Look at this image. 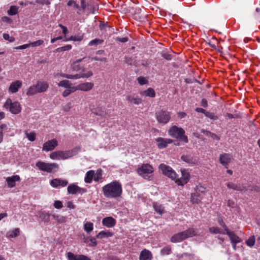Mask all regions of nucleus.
<instances>
[{
    "label": "nucleus",
    "instance_id": "obj_1",
    "mask_svg": "<svg viewBox=\"0 0 260 260\" xmlns=\"http://www.w3.org/2000/svg\"><path fill=\"white\" fill-rule=\"evenodd\" d=\"M102 191L106 198L117 199L121 197L122 194V184L118 180H113L103 186Z\"/></svg>",
    "mask_w": 260,
    "mask_h": 260
},
{
    "label": "nucleus",
    "instance_id": "obj_2",
    "mask_svg": "<svg viewBox=\"0 0 260 260\" xmlns=\"http://www.w3.org/2000/svg\"><path fill=\"white\" fill-rule=\"evenodd\" d=\"M80 150V147H75L69 150L55 151L50 154L49 157L53 160L67 159L76 155Z\"/></svg>",
    "mask_w": 260,
    "mask_h": 260
},
{
    "label": "nucleus",
    "instance_id": "obj_3",
    "mask_svg": "<svg viewBox=\"0 0 260 260\" xmlns=\"http://www.w3.org/2000/svg\"><path fill=\"white\" fill-rule=\"evenodd\" d=\"M49 87V84L47 81H38L36 84L28 87L26 91L27 96H32L39 93L46 91Z\"/></svg>",
    "mask_w": 260,
    "mask_h": 260
},
{
    "label": "nucleus",
    "instance_id": "obj_4",
    "mask_svg": "<svg viewBox=\"0 0 260 260\" xmlns=\"http://www.w3.org/2000/svg\"><path fill=\"white\" fill-rule=\"evenodd\" d=\"M137 173L141 177L150 181L153 179L154 169L149 164H143L137 169Z\"/></svg>",
    "mask_w": 260,
    "mask_h": 260
},
{
    "label": "nucleus",
    "instance_id": "obj_5",
    "mask_svg": "<svg viewBox=\"0 0 260 260\" xmlns=\"http://www.w3.org/2000/svg\"><path fill=\"white\" fill-rule=\"evenodd\" d=\"M196 231L194 229L189 228L187 230L173 235L170 239V241L173 243L180 242L188 238L196 235Z\"/></svg>",
    "mask_w": 260,
    "mask_h": 260
},
{
    "label": "nucleus",
    "instance_id": "obj_6",
    "mask_svg": "<svg viewBox=\"0 0 260 260\" xmlns=\"http://www.w3.org/2000/svg\"><path fill=\"white\" fill-rule=\"evenodd\" d=\"M168 134L171 137L183 141L186 143L188 142L187 137L185 135V131L181 127L173 125L170 128Z\"/></svg>",
    "mask_w": 260,
    "mask_h": 260
},
{
    "label": "nucleus",
    "instance_id": "obj_7",
    "mask_svg": "<svg viewBox=\"0 0 260 260\" xmlns=\"http://www.w3.org/2000/svg\"><path fill=\"white\" fill-rule=\"evenodd\" d=\"M36 166L40 171L48 173L55 172L59 168V166L56 163H47L42 161H37Z\"/></svg>",
    "mask_w": 260,
    "mask_h": 260
},
{
    "label": "nucleus",
    "instance_id": "obj_8",
    "mask_svg": "<svg viewBox=\"0 0 260 260\" xmlns=\"http://www.w3.org/2000/svg\"><path fill=\"white\" fill-rule=\"evenodd\" d=\"M90 58L87 57H83L81 59H77L74 61L71 66V68L73 72H80L79 74L82 73H86L88 71L85 70V62L89 63L90 62Z\"/></svg>",
    "mask_w": 260,
    "mask_h": 260
},
{
    "label": "nucleus",
    "instance_id": "obj_9",
    "mask_svg": "<svg viewBox=\"0 0 260 260\" xmlns=\"http://www.w3.org/2000/svg\"><path fill=\"white\" fill-rule=\"evenodd\" d=\"M4 108L13 114H17L21 112V107L19 102L17 101L13 102L12 100L8 98L6 100Z\"/></svg>",
    "mask_w": 260,
    "mask_h": 260
},
{
    "label": "nucleus",
    "instance_id": "obj_10",
    "mask_svg": "<svg viewBox=\"0 0 260 260\" xmlns=\"http://www.w3.org/2000/svg\"><path fill=\"white\" fill-rule=\"evenodd\" d=\"M172 113L167 110H161L155 113V117L157 121L160 124H166L171 119Z\"/></svg>",
    "mask_w": 260,
    "mask_h": 260
},
{
    "label": "nucleus",
    "instance_id": "obj_11",
    "mask_svg": "<svg viewBox=\"0 0 260 260\" xmlns=\"http://www.w3.org/2000/svg\"><path fill=\"white\" fill-rule=\"evenodd\" d=\"M206 192V188L201 186L198 185L196 186L195 192L191 194V202L193 203H199L203 198Z\"/></svg>",
    "mask_w": 260,
    "mask_h": 260
},
{
    "label": "nucleus",
    "instance_id": "obj_12",
    "mask_svg": "<svg viewBox=\"0 0 260 260\" xmlns=\"http://www.w3.org/2000/svg\"><path fill=\"white\" fill-rule=\"evenodd\" d=\"M158 169L163 175L171 178L172 180L175 179L176 177H177L176 173L169 166L164 164H161L159 165Z\"/></svg>",
    "mask_w": 260,
    "mask_h": 260
},
{
    "label": "nucleus",
    "instance_id": "obj_13",
    "mask_svg": "<svg viewBox=\"0 0 260 260\" xmlns=\"http://www.w3.org/2000/svg\"><path fill=\"white\" fill-rule=\"evenodd\" d=\"M181 176L180 178H178V176L176 177L175 179H173L175 183L178 186H184L187 184L190 179V174L185 169L181 170Z\"/></svg>",
    "mask_w": 260,
    "mask_h": 260
},
{
    "label": "nucleus",
    "instance_id": "obj_14",
    "mask_svg": "<svg viewBox=\"0 0 260 260\" xmlns=\"http://www.w3.org/2000/svg\"><path fill=\"white\" fill-rule=\"evenodd\" d=\"M93 75L91 71H87L86 73H82L81 74H76L75 75L69 74H61L60 76L70 79H79L80 78H88Z\"/></svg>",
    "mask_w": 260,
    "mask_h": 260
},
{
    "label": "nucleus",
    "instance_id": "obj_15",
    "mask_svg": "<svg viewBox=\"0 0 260 260\" xmlns=\"http://www.w3.org/2000/svg\"><path fill=\"white\" fill-rule=\"evenodd\" d=\"M67 191L69 194L72 195L77 194L82 195L86 192L87 190L85 188L78 186L75 183H71L68 185Z\"/></svg>",
    "mask_w": 260,
    "mask_h": 260
},
{
    "label": "nucleus",
    "instance_id": "obj_16",
    "mask_svg": "<svg viewBox=\"0 0 260 260\" xmlns=\"http://www.w3.org/2000/svg\"><path fill=\"white\" fill-rule=\"evenodd\" d=\"M57 145V141L53 139L45 142L43 145L42 150L46 152L52 151L54 150Z\"/></svg>",
    "mask_w": 260,
    "mask_h": 260
},
{
    "label": "nucleus",
    "instance_id": "obj_17",
    "mask_svg": "<svg viewBox=\"0 0 260 260\" xmlns=\"http://www.w3.org/2000/svg\"><path fill=\"white\" fill-rule=\"evenodd\" d=\"M68 184V181L66 179L60 178H55L50 182V184L54 188H58L66 186Z\"/></svg>",
    "mask_w": 260,
    "mask_h": 260
},
{
    "label": "nucleus",
    "instance_id": "obj_18",
    "mask_svg": "<svg viewBox=\"0 0 260 260\" xmlns=\"http://www.w3.org/2000/svg\"><path fill=\"white\" fill-rule=\"evenodd\" d=\"M22 86V82L20 80L13 81L8 88V91L11 93L17 92Z\"/></svg>",
    "mask_w": 260,
    "mask_h": 260
},
{
    "label": "nucleus",
    "instance_id": "obj_19",
    "mask_svg": "<svg viewBox=\"0 0 260 260\" xmlns=\"http://www.w3.org/2000/svg\"><path fill=\"white\" fill-rule=\"evenodd\" d=\"M126 100L128 103L137 105H139L143 102L142 99L135 93L128 94L126 97Z\"/></svg>",
    "mask_w": 260,
    "mask_h": 260
},
{
    "label": "nucleus",
    "instance_id": "obj_20",
    "mask_svg": "<svg viewBox=\"0 0 260 260\" xmlns=\"http://www.w3.org/2000/svg\"><path fill=\"white\" fill-rule=\"evenodd\" d=\"M232 156L228 153H223L219 156V161L220 164L225 168H228L229 164L232 160Z\"/></svg>",
    "mask_w": 260,
    "mask_h": 260
},
{
    "label": "nucleus",
    "instance_id": "obj_21",
    "mask_svg": "<svg viewBox=\"0 0 260 260\" xmlns=\"http://www.w3.org/2000/svg\"><path fill=\"white\" fill-rule=\"evenodd\" d=\"M94 84L91 82H85L79 84L77 86H76V89L77 90H81L83 91H89L92 89L93 87Z\"/></svg>",
    "mask_w": 260,
    "mask_h": 260
},
{
    "label": "nucleus",
    "instance_id": "obj_22",
    "mask_svg": "<svg viewBox=\"0 0 260 260\" xmlns=\"http://www.w3.org/2000/svg\"><path fill=\"white\" fill-rule=\"evenodd\" d=\"M157 143V147L159 149L166 148L169 144L173 142V140L170 139L162 138L161 137L158 138L156 139Z\"/></svg>",
    "mask_w": 260,
    "mask_h": 260
},
{
    "label": "nucleus",
    "instance_id": "obj_23",
    "mask_svg": "<svg viewBox=\"0 0 260 260\" xmlns=\"http://www.w3.org/2000/svg\"><path fill=\"white\" fill-rule=\"evenodd\" d=\"M68 260H91L90 258L84 255L74 254L71 252H68L67 253Z\"/></svg>",
    "mask_w": 260,
    "mask_h": 260
},
{
    "label": "nucleus",
    "instance_id": "obj_24",
    "mask_svg": "<svg viewBox=\"0 0 260 260\" xmlns=\"http://www.w3.org/2000/svg\"><path fill=\"white\" fill-rule=\"evenodd\" d=\"M116 223V220L111 216L105 217L102 220L103 225L109 228L114 226Z\"/></svg>",
    "mask_w": 260,
    "mask_h": 260
},
{
    "label": "nucleus",
    "instance_id": "obj_25",
    "mask_svg": "<svg viewBox=\"0 0 260 260\" xmlns=\"http://www.w3.org/2000/svg\"><path fill=\"white\" fill-rule=\"evenodd\" d=\"M152 258L151 252L146 249L142 250L139 255V260H152Z\"/></svg>",
    "mask_w": 260,
    "mask_h": 260
},
{
    "label": "nucleus",
    "instance_id": "obj_26",
    "mask_svg": "<svg viewBox=\"0 0 260 260\" xmlns=\"http://www.w3.org/2000/svg\"><path fill=\"white\" fill-rule=\"evenodd\" d=\"M139 93L141 95L146 97H150L154 98L155 97L156 93L155 90L151 87L147 88L145 90H141L139 91Z\"/></svg>",
    "mask_w": 260,
    "mask_h": 260
},
{
    "label": "nucleus",
    "instance_id": "obj_27",
    "mask_svg": "<svg viewBox=\"0 0 260 260\" xmlns=\"http://www.w3.org/2000/svg\"><path fill=\"white\" fill-rule=\"evenodd\" d=\"M20 179L19 176L13 175L6 178V181L9 187L12 188L16 185V182L19 181Z\"/></svg>",
    "mask_w": 260,
    "mask_h": 260
},
{
    "label": "nucleus",
    "instance_id": "obj_28",
    "mask_svg": "<svg viewBox=\"0 0 260 260\" xmlns=\"http://www.w3.org/2000/svg\"><path fill=\"white\" fill-rule=\"evenodd\" d=\"M226 185L228 188L236 191H243L245 189V187L240 183L230 182H228Z\"/></svg>",
    "mask_w": 260,
    "mask_h": 260
},
{
    "label": "nucleus",
    "instance_id": "obj_29",
    "mask_svg": "<svg viewBox=\"0 0 260 260\" xmlns=\"http://www.w3.org/2000/svg\"><path fill=\"white\" fill-rule=\"evenodd\" d=\"M226 234L229 237L231 243H240L241 242L240 238L236 235L233 232L229 230L226 232Z\"/></svg>",
    "mask_w": 260,
    "mask_h": 260
},
{
    "label": "nucleus",
    "instance_id": "obj_30",
    "mask_svg": "<svg viewBox=\"0 0 260 260\" xmlns=\"http://www.w3.org/2000/svg\"><path fill=\"white\" fill-rule=\"evenodd\" d=\"M113 234L109 231H102L96 235L97 239H103L113 236Z\"/></svg>",
    "mask_w": 260,
    "mask_h": 260
},
{
    "label": "nucleus",
    "instance_id": "obj_31",
    "mask_svg": "<svg viewBox=\"0 0 260 260\" xmlns=\"http://www.w3.org/2000/svg\"><path fill=\"white\" fill-rule=\"evenodd\" d=\"M94 171L90 170L86 172L84 178V181L87 183H90L93 178Z\"/></svg>",
    "mask_w": 260,
    "mask_h": 260
},
{
    "label": "nucleus",
    "instance_id": "obj_32",
    "mask_svg": "<svg viewBox=\"0 0 260 260\" xmlns=\"http://www.w3.org/2000/svg\"><path fill=\"white\" fill-rule=\"evenodd\" d=\"M153 207L155 212L159 215H162L164 213L165 210L162 205L156 202H154L153 203Z\"/></svg>",
    "mask_w": 260,
    "mask_h": 260
},
{
    "label": "nucleus",
    "instance_id": "obj_33",
    "mask_svg": "<svg viewBox=\"0 0 260 260\" xmlns=\"http://www.w3.org/2000/svg\"><path fill=\"white\" fill-rule=\"evenodd\" d=\"M20 234V230L16 228L13 230L9 231L7 234V237L9 238H15Z\"/></svg>",
    "mask_w": 260,
    "mask_h": 260
},
{
    "label": "nucleus",
    "instance_id": "obj_34",
    "mask_svg": "<svg viewBox=\"0 0 260 260\" xmlns=\"http://www.w3.org/2000/svg\"><path fill=\"white\" fill-rule=\"evenodd\" d=\"M84 230L88 234H90L93 230V223L87 221L84 224Z\"/></svg>",
    "mask_w": 260,
    "mask_h": 260
},
{
    "label": "nucleus",
    "instance_id": "obj_35",
    "mask_svg": "<svg viewBox=\"0 0 260 260\" xmlns=\"http://www.w3.org/2000/svg\"><path fill=\"white\" fill-rule=\"evenodd\" d=\"M76 91V89L75 86H71L66 88L63 92L62 93V95L63 97H67L71 93L74 92Z\"/></svg>",
    "mask_w": 260,
    "mask_h": 260
},
{
    "label": "nucleus",
    "instance_id": "obj_36",
    "mask_svg": "<svg viewBox=\"0 0 260 260\" xmlns=\"http://www.w3.org/2000/svg\"><path fill=\"white\" fill-rule=\"evenodd\" d=\"M181 159L189 164H194L196 163V160L189 155H182L181 156Z\"/></svg>",
    "mask_w": 260,
    "mask_h": 260
},
{
    "label": "nucleus",
    "instance_id": "obj_37",
    "mask_svg": "<svg viewBox=\"0 0 260 260\" xmlns=\"http://www.w3.org/2000/svg\"><path fill=\"white\" fill-rule=\"evenodd\" d=\"M18 8L17 6H11L7 12L8 14L11 16L16 15L18 12Z\"/></svg>",
    "mask_w": 260,
    "mask_h": 260
},
{
    "label": "nucleus",
    "instance_id": "obj_38",
    "mask_svg": "<svg viewBox=\"0 0 260 260\" xmlns=\"http://www.w3.org/2000/svg\"><path fill=\"white\" fill-rule=\"evenodd\" d=\"M171 246H165L161 249L160 254L162 255H169L171 252Z\"/></svg>",
    "mask_w": 260,
    "mask_h": 260
},
{
    "label": "nucleus",
    "instance_id": "obj_39",
    "mask_svg": "<svg viewBox=\"0 0 260 260\" xmlns=\"http://www.w3.org/2000/svg\"><path fill=\"white\" fill-rule=\"evenodd\" d=\"M58 86L59 87H62L66 88H68L69 87H70L72 86V84L70 83V82L69 80H64L60 82H59L57 84Z\"/></svg>",
    "mask_w": 260,
    "mask_h": 260
},
{
    "label": "nucleus",
    "instance_id": "obj_40",
    "mask_svg": "<svg viewBox=\"0 0 260 260\" xmlns=\"http://www.w3.org/2000/svg\"><path fill=\"white\" fill-rule=\"evenodd\" d=\"M102 178V171L101 169L96 170L95 174L93 176V179L95 181H98Z\"/></svg>",
    "mask_w": 260,
    "mask_h": 260
},
{
    "label": "nucleus",
    "instance_id": "obj_41",
    "mask_svg": "<svg viewBox=\"0 0 260 260\" xmlns=\"http://www.w3.org/2000/svg\"><path fill=\"white\" fill-rule=\"evenodd\" d=\"M209 231L213 234H224L222 230L218 227L212 226L209 228Z\"/></svg>",
    "mask_w": 260,
    "mask_h": 260
},
{
    "label": "nucleus",
    "instance_id": "obj_42",
    "mask_svg": "<svg viewBox=\"0 0 260 260\" xmlns=\"http://www.w3.org/2000/svg\"><path fill=\"white\" fill-rule=\"evenodd\" d=\"M83 39L82 36H71L69 38H66L64 41H81Z\"/></svg>",
    "mask_w": 260,
    "mask_h": 260
},
{
    "label": "nucleus",
    "instance_id": "obj_43",
    "mask_svg": "<svg viewBox=\"0 0 260 260\" xmlns=\"http://www.w3.org/2000/svg\"><path fill=\"white\" fill-rule=\"evenodd\" d=\"M52 217L59 223H63L66 221V218L63 216H59L58 215L52 214Z\"/></svg>",
    "mask_w": 260,
    "mask_h": 260
},
{
    "label": "nucleus",
    "instance_id": "obj_44",
    "mask_svg": "<svg viewBox=\"0 0 260 260\" xmlns=\"http://www.w3.org/2000/svg\"><path fill=\"white\" fill-rule=\"evenodd\" d=\"M255 242V237L254 236L249 237L246 241V244L249 247L254 246Z\"/></svg>",
    "mask_w": 260,
    "mask_h": 260
},
{
    "label": "nucleus",
    "instance_id": "obj_45",
    "mask_svg": "<svg viewBox=\"0 0 260 260\" xmlns=\"http://www.w3.org/2000/svg\"><path fill=\"white\" fill-rule=\"evenodd\" d=\"M44 41L43 40H39L36 41L30 42L29 43V47H36L40 46L44 44Z\"/></svg>",
    "mask_w": 260,
    "mask_h": 260
},
{
    "label": "nucleus",
    "instance_id": "obj_46",
    "mask_svg": "<svg viewBox=\"0 0 260 260\" xmlns=\"http://www.w3.org/2000/svg\"><path fill=\"white\" fill-rule=\"evenodd\" d=\"M137 81L140 85L147 84L148 83L147 79L142 76L139 77L137 78Z\"/></svg>",
    "mask_w": 260,
    "mask_h": 260
},
{
    "label": "nucleus",
    "instance_id": "obj_47",
    "mask_svg": "<svg viewBox=\"0 0 260 260\" xmlns=\"http://www.w3.org/2000/svg\"><path fill=\"white\" fill-rule=\"evenodd\" d=\"M103 41L100 39H95L91 40L88 44L89 46H96L99 44H101Z\"/></svg>",
    "mask_w": 260,
    "mask_h": 260
},
{
    "label": "nucleus",
    "instance_id": "obj_48",
    "mask_svg": "<svg viewBox=\"0 0 260 260\" xmlns=\"http://www.w3.org/2000/svg\"><path fill=\"white\" fill-rule=\"evenodd\" d=\"M26 137L30 141H34L36 139V134L34 132H31L29 133H25Z\"/></svg>",
    "mask_w": 260,
    "mask_h": 260
},
{
    "label": "nucleus",
    "instance_id": "obj_49",
    "mask_svg": "<svg viewBox=\"0 0 260 260\" xmlns=\"http://www.w3.org/2000/svg\"><path fill=\"white\" fill-rule=\"evenodd\" d=\"M96 237H89V243L88 244V245L90 247H93V246H96L98 243H97V241L96 240Z\"/></svg>",
    "mask_w": 260,
    "mask_h": 260
},
{
    "label": "nucleus",
    "instance_id": "obj_50",
    "mask_svg": "<svg viewBox=\"0 0 260 260\" xmlns=\"http://www.w3.org/2000/svg\"><path fill=\"white\" fill-rule=\"evenodd\" d=\"M3 38L5 40L8 41L10 42H13L15 41V38L13 37H10L8 34H3Z\"/></svg>",
    "mask_w": 260,
    "mask_h": 260
},
{
    "label": "nucleus",
    "instance_id": "obj_51",
    "mask_svg": "<svg viewBox=\"0 0 260 260\" xmlns=\"http://www.w3.org/2000/svg\"><path fill=\"white\" fill-rule=\"evenodd\" d=\"M205 115L212 120H217L218 119V117L215 115L213 113L206 112Z\"/></svg>",
    "mask_w": 260,
    "mask_h": 260
},
{
    "label": "nucleus",
    "instance_id": "obj_52",
    "mask_svg": "<svg viewBox=\"0 0 260 260\" xmlns=\"http://www.w3.org/2000/svg\"><path fill=\"white\" fill-rule=\"evenodd\" d=\"M92 112L96 115L102 116L103 112L102 110V108H98L93 110Z\"/></svg>",
    "mask_w": 260,
    "mask_h": 260
},
{
    "label": "nucleus",
    "instance_id": "obj_53",
    "mask_svg": "<svg viewBox=\"0 0 260 260\" xmlns=\"http://www.w3.org/2000/svg\"><path fill=\"white\" fill-rule=\"evenodd\" d=\"M69 6H73L75 9H78L79 8V6L76 3V2L73 0H70L68 2L67 4Z\"/></svg>",
    "mask_w": 260,
    "mask_h": 260
},
{
    "label": "nucleus",
    "instance_id": "obj_54",
    "mask_svg": "<svg viewBox=\"0 0 260 260\" xmlns=\"http://www.w3.org/2000/svg\"><path fill=\"white\" fill-rule=\"evenodd\" d=\"M7 127L6 124H2L0 125V143L3 140V129Z\"/></svg>",
    "mask_w": 260,
    "mask_h": 260
},
{
    "label": "nucleus",
    "instance_id": "obj_55",
    "mask_svg": "<svg viewBox=\"0 0 260 260\" xmlns=\"http://www.w3.org/2000/svg\"><path fill=\"white\" fill-rule=\"evenodd\" d=\"M206 135L210 136L213 139H215L217 140H219L220 139L219 137L217 135H216L215 134L212 133L210 132H207Z\"/></svg>",
    "mask_w": 260,
    "mask_h": 260
},
{
    "label": "nucleus",
    "instance_id": "obj_56",
    "mask_svg": "<svg viewBox=\"0 0 260 260\" xmlns=\"http://www.w3.org/2000/svg\"><path fill=\"white\" fill-rule=\"evenodd\" d=\"M54 206L56 209H61L62 207V203L60 201H55L54 203Z\"/></svg>",
    "mask_w": 260,
    "mask_h": 260
},
{
    "label": "nucleus",
    "instance_id": "obj_57",
    "mask_svg": "<svg viewBox=\"0 0 260 260\" xmlns=\"http://www.w3.org/2000/svg\"><path fill=\"white\" fill-rule=\"evenodd\" d=\"M227 205L230 208H234L236 207V203L232 200H228L227 201Z\"/></svg>",
    "mask_w": 260,
    "mask_h": 260
},
{
    "label": "nucleus",
    "instance_id": "obj_58",
    "mask_svg": "<svg viewBox=\"0 0 260 260\" xmlns=\"http://www.w3.org/2000/svg\"><path fill=\"white\" fill-rule=\"evenodd\" d=\"M218 222L219 224L223 228L225 232L229 230L227 228L226 225H225V223L224 222V221L221 218L218 219Z\"/></svg>",
    "mask_w": 260,
    "mask_h": 260
},
{
    "label": "nucleus",
    "instance_id": "obj_59",
    "mask_svg": "<svg viewBox=\"0 0 260 260\" xmlns=\"http://www.w3.org/2000/svg\"><path fill=\"white\" fill-rule=\"evenodd\" d=\"M29 47V44H25L21 46H19L17 47H15L14 49L16 50H22V49H25L28 47Z\"/></svg>",
    "mask_w": 260,
    "mask_h": 260
},
{
    "label": "nucleus",
    "instance_id": "obj_60",
    "mask_svg": "<svg viewBox=\"0 0 260 260\" xmlns=\"http://www.w3.org/2000/svg\"><path fill=\"white\" fill-rule=\"evenodd\" d=\"M72 108V104L71 102L67 103L65 106H63V109L64 111L68 112Z\"/></svg>",
    "mask_w": 260,
    "mask_h": 260
},
{
    "label": "nucleus",
    "instance_id": "obj_61",
    "mask_svg": "<svg viewBox=\"0 0 260 260\" xmlns=\"http://www.w3.org/2000/svg\"><path fill=\"white\" fill-rule=\"evenodd\" d=\"M59 26L62 29V33L66 36L67 35V34H68V30L66 26L62 25L61 24H59ZM66 38V37H65V38Z\"/></svg>",
    "mask_w": 260,
    "mask_h": 260
},
{
    "label": "nucleus",
    "instance_id": "obj_62",
    "mask_svg": "<svg viewBox=\"0 0 260 260\" xmlns=\"http://www.w3.org/2000/svg\"><path fill=\"white\" fill-rule=\"evenodd\" d=\"M2 20L4 22H7V23H10L12 22V19L8 17H7V16H4V17H3L2 18Z\"/></svg>",
    "mask_w": 260,
    "mask_h": 260
},
{
    "label": "nucleus",
    "instance_id": "obj_63",
    "mask_svg": "<svg viewBox=\"0 0 260 260\" xmlns=\"http://www.w3.org/2000/svg\"><path fill=\"white\" fill-rule=\"evenodd\" d=\"M67 207L70 209H74L75 208V205L73 204L72 201H69L67 203Z\"/></svg>",
    "mask_w": 260,
    "mask_h": 260
},
{
    "label": "nucleus",
    "instance_id": "obj_64",
    "mask_svg": "<svg viewBox=\"0 0 260 260\" xmlns=\"http://www.w3.org/2000/svg\"><path fill=\"white\" fill-rule=\"evenodd\" d=\"M186 115V113L184 112H179L177 113V116L180 119L184 118Z\"/></svg>",
    "mask_w": 260,
    "mask_h": 260
}]
</instances>
